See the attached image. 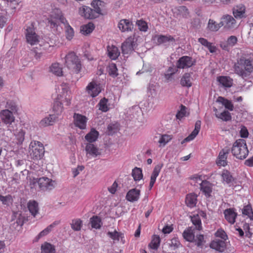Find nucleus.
Returning <instances> with one entry per match:
<instances>
[{
	"label": "nucleus",
	"mask_w": 253,
	"mask_h": 253,
	"mask_svg": "<svg viewBox=\"0 0 253 253\" xmlns=\"http://www.w3.org/2000/svg\"><path fill=\"white\" fill-rule=\"evenodd\" d=\"M236 74L246 78L253 73V54H243L238 57L233 65Z\"/></svg>",
	"instance_id": "nucleus-1"
},
{
	"label": "nucleus",
	"mask_w": 253,
	"mask_h": 253,
	"mask_svg": "<svg viewBox=\"0 0 253 253\" xmlns=\"http://www.w3.org/2000/svg\"><path fill=\"white\" fill-rule=\"evenodd\" d=\"M65 65L69 69L76 74L80 72L82 69V64L80 59L73 52H69L65 57Z\"/></svg>",
	"instance_id": "nucleus-2"
},
{
	"label": "nucleus",
	"mask_w": 253,
	"mask_h": 253,
	"mask_svg": "<svg viewBox=\"0 0 253 253\" xmlns=\"http://www.w3.org/2000/svg\"><path fill=\"white\" fill-rule=\"evenodd\" d=\"M231 152L237 159H245L249 154L246 141L243 139L237 140L233 144Z\"/></svg>",
	"instance_id": "nucleus-3"
},
{
	"label": "nucleus",
	"mask_w": 253,
	"mask_h": 253,
	"mask_svg": "<svg viewBox=\"0 0 253 253\" xmlns=\"http://www.w3.org/2000/svg\"><path fill=\"white\" fill-rule=\"evenodd\" d=\"M30 157L34 160L41 159L43 156L44 148L43 144L38 141H33L30 145Z\"/></svg>",
	"instance_id": "nucleus-4"
},
{
	"label": "nucleus",
	"mask_w": 253,
	"mask_h": 253,
	"mask_svg": "<svg viewBox=\"0 0 253 253\" xmlns=\"http://www.w3.org/2000/svg\"><path fill=\"white\" fill-rule=\"evenodd\" d=\"M25 36L27 42L32 45L36 44L39 42V36L36 33L33 24L27 27Z\"/></svg>",
	"instance_id": "nucleus-5"
},
{
	"label": "nucleus",
	"mask_w": 253,
	"mask_h": 253,
	"mask_svg": "<svg viewBox=\"0 0 253 253\" xmlns=\"http://www.w3.org/2000/svg\"><path fill=\"white\" fill-rule=\"evenodd\" d=\"M56 185L55 181L46 177L39 178V188L41 190H51Z\"/></svg>",
	"instance_id": "nucleus-6"
},
{
	"label": "nucleus",
	"mask_w": 253,
	"mask_h": 253,
	"mask_svg": "<svg viewBox=\"0 0 253 253\" xmlns=\"http://www.w3.org/2000/svg\"><path fill=\"white\" fill-rule=\"evenodd\" d=\"M86 91L92 97H96L101 91L100 84L92 81L86 87Z\"/></svg>",
	"instance_id": "nucleus-7"
},
{
	"label": "nucleus",
	"mask_w": 253,
	"mask_h": 253,
	"mask_svg": "<svg viewBox=\"0 0 253 253\" xmlns=\"http://www.w3.org/2000/svg\"><path fill=\"white\" fill-rule=\"evenodd\" d=\"M195 64V61L191 57L183 56L176 62V67L179 69H186L192 67Z\"/></svg>",
	"instance_id": "nucleus-8"
},
{
	"label": "nucleus",
	"mask_w": 253,
	"mask_h": 253,
	"mask_svg": "<svg viewBox=\"0 0 253 253\" xmlns=\"http://www.w3.org/2000/svg\"><path fill=\"white\" fill-rule=\"evenodd\" d=\"M230 151V149L228 147H224L220 151L216 161L217 166L225 167L227 165V159Z\"/></svg>",
	"instance_id": "nucleus-9"
},
{
	"label": "nucleus",
	"mask_w": 253,
	"mask_h": 253,
	"mask_svg": "<svg viewBox=\"0 0 253 253\" xmlns=\"http://www.w3.org/2000/svg\"><path fill=\"white\" fill-rule=\"evenodd\" d=\"M221 27L223 26L225 28L231 29L236 26V21L231 15H223L220 22Z\"/></svg>",
	"instance_id": "nucleus-10"
},
{
	"label": "nucleus",
	"mask_w": 253,
	"mask_h": 253,
	"mask_svg": "<svg viewBox=\"0 0 253 253\" xmlns=\"http://www.w3.org/2000/svg\"><path fill=\"white\" fill-rule=\"evenodd\" d=\"M73 119L76 126L81 129H84L86 128L88 119L85 116L75 113L73 115Z\"/></svg>",
	"instance_id": "nucleus-11"
},
{
	"label": "nucleus",
	"mask_w": 253,
	"mask_h": 253,
	"mask_svg": "<svg viewBox=\"0 0 253 253\" xmlns=\"http://www.w3.org/2000/svg\"><path fill=\"white\" fill-rule=\"evenodd\" d=\"M85 150L87 158H95L101 154L97 146L92 143H86Z\"/></svg>",
	"instance_id": "nucleus-12"
},
{
	"label": "nucleus",
	"mask_w": 253,
	"mask_h": 253,
	"mask_svg": "<svg viewBox=\"0 0 253 253\" xmlns=\"http://www.w3.org/2000/svg\"><path fill=\"white\" fill-rule=\"evenodd\" d=\"M153 40L158 45L162 44H167L170 42H175L174 37L170 35H155L153 37Z\"/></svg>",
	"instance_id": "nucleus-13"
},
{
	"label": "nucleus",
	"mask_w": 253,
	"mask_h": 253,
	"mask_svg": "<svg viewBox=\"0 0 253 253\" xmlns=\"http://www.w3.org/2000/svg\"><path fill=\"white\" fill-rule=\"evenodd\" d=\"M79 14L86 19H94L97 17L93 9L87 6H83L79 8Z\"/></svg>",
	"instance_id": "nucleus-14"
},
{
	"label": "nucleus",
	"mask_w": 253,
	"mask_h": 253,
	"mask_svg": "<svg viewBox=\"0 0 253 253\" xmlns=\"http://www.w3.org/2000/svg\"><path fill=\"white\" fill-rule=\"evenodd\" d=\"M118 27L122 32H128L133 30V24L128 19H124L119 21Z\"/></svg>",
	"instance_id": "nucleus-15"
},
{
	"label": "nucleus",
	"mask_w": 253,
	"mask_h": 253,
	"mask_svg": "<svg viewBox=\"0 0 253 253\" xmlns=\"http://www.w3.org/2000/svg\"><path fill=\"white\" fill-rule=\"evenodd\" d=\"M246 8L243 4H238L232 9L233 14L236 19H242L245 17Z\"/></svg>",
	"instance_id": "nucleus-16"
},
{
	"label": "nucleus",
	"mask_w": 253,
	"mask_h": 253,
	"mask_svg": "<svg viewBox=\"0 0 253 253\" xmlns=\"http://www.w3.org/2000/svg\"><path fill=\"white\" fill-rule=\"evenodd\" d=\"M62 89V94L58 95L57 100L60 101L62 105L64 104L66 106H69L71 103L72 96L70 93L68 92L67 88H63Z\"/></svg>",
	"instance_id": "nucleus-17"
},
{
	"label": "nucleus",
	"mask_w": 253,
	"mask_h": 253,
	"mask_svg": "<svg viewBox=\"0 0 253 253\" xmlns=\"http://www.w3.org/2000/svg\"><path fill=\"white\" fill-rule=\"evenodd\" d=\"M0 117L2 121L5 124L10 125L15 120V118L13 115L12 112L8 109L1 111Z\"/></svg>",
	"instance_id": "nucleus-18"
},
{
	"label": "nucleus",
	"mask_w": 253,
	"mask_h": 253,
	"mask_svg": "<svg viewBox=\"0 0 253 253\" xmlns=\"http://www.w3.org/2000/svg\"><path fill=\"white\" fill-rule=\"evenodd\" d=\"M223 213L225 219L229 223L233 224L235 223L237 213L234 209L229 208L226 209L224 210Z\"/></svg>",
	"instance_id": "nucleus-19"
},
{
	"label": "nucleus",
	"mask_w": 253,
	"mask_h": 253,
	"mask_svg": "<svg viewBox=\"0 0 253 253\" xmlns=\"http://www.w3.org/2000/svg\"><path fill=\"white\" fill-rule=\"evenodd\" d=\"M140 196V190L136 188H133L127 192L126 198L129 202H134L139 199Z\"/></svg>",
	"instance_id": "nucleus-20"
},
{
	"label": "nucleus",
	"mask_w": 253,
	"mask_h": 253,
	"mask_svg": "<svg viewBox=\"0 0 253 253\" xmlns=\"http://www.w3.org/2000/svg\"><path fill=\"white\" fill-rule=\"evenodd\" d=\"M133 39L132 37L128 38L122 44V49L123 54H128L133 50Z\"/></svg>",
	"instance_id": "nucleus-21"
},
{
	"label": "nucleus",
	"mask_w": 253,
	"mask_h": 253,
	"mask_svg": "<svg viewBox=\"0 0 253 253\" xmlns=\"http://www.w3.org/2000/svg\"><path fill=\"white\" fill-rule=\"evenodd\" d=\"M93 10L98 16L99 14H104L105 11V3L100 0H94L91 3Z\"/></svg>",
	"instance_id": "nucleus-22"
},
{
	"label": "nucleus",
	"mask_w": 253,
	"mask_h": 253,
	"mask_svg": "<svg viewBox=\"0 0 253 253\" xmlns=\"http://www.w3.org/2000/svg\"><path fill=\"white\" fill-rule=\"evenodd\" d=\"M201 122L200 121H196L194 129L190 134L182 141L181 144H183L186 142H189L193 140L199 133L201 128Z\"/></svg>",
	"instance_id": "nucleus-23"
},
{
	"label": "nucleus",
	"mask_w": 253,
	"mask_h": 253,
	"mask_svg": "<svg viewBox=\"0 0 253 253\" xmlns=\"http://www.w3.org/2000/svg\"><path fill=\"white\" fill-rule=\"evenodd\" d=\"M212 184L207 180H202L200 190L207 197H210L212 192Z\"/></svg>",
	"instance_id": "nucleus-24"
},
{
	"label": "nucleus",
	"mask_w": 253,
	"mask_h": 253,
	"mask_svg": "<svg viewBox=\"0 0 253 253\" xmlns=\"http://www.w3.org/2000/svg\"><path fill=\"white\" fill-rule=\"evenodd\" d=\"M60 20L61 22L65 25V35L67 39L71 40L74 36V30L73 28L69 25L65 18H61Z\"/></svg>",
	"instance_id": "nucleus-25"
},
{
	"label": "nucleus",
	"mask_w": 253,
	"mask_h": 253,
	"mask_svg": "<svg viewBox=\"0 0 253 253\" xmlns=\"http://www.w3.org/2000/svg\"><path fill=\"white\" fill-rule=\"evenodd\" d=\"M210 247L219 252H223L226 249V243L225 241L220 240L212 241L210 244Z\"/></svg>",
	"instance_id": "nucleus-26"
},
{
	"label": "nucleus",
	"mask_w": 253,
	"mask_h": 253,
	"mask_svg": "<svg viewBox=\"0 0 253 253\" xmlns=\"http://www.w3.org/2000/svg\"><path fill=\"white\" fill-rule=\"evenodd\" d=\"M58 117L55 115H49L48 117L43 118L40 123V125L42 127L53 125L58 119Z\"/></svg>",
	"instance_id": "nucleus-27"
},
{
	"label": "nucleus",
	"mask_w": 253,
	"mask_h": 253,
	"mask_svg": "<svg viewBox=\"0 0 253 253\" xmlns=\"http://www.w3.org/2000/svg\"><path fill=\"white\" fill-rule=\"evenodd\" d=\"M162 168V165H157L155 167V168L153 170V172L152 173V174L151 175L150 181V183H149V189L150 190H151L152 188V187H153V186L156 182V178L158 176V175L161 171Z\"/></svg>",
	"instance_id": "nucleus-28"
},
{
	"label": "nucleus",
	"mask_w": 253,
	"mask_h": 253,
	"mask_svg": "<svg viewBox=\"0 0 253 253\" xmlns=\"http://www.w3.org/2000/svg\"><path fill=\"white\" fill-rule=\"evenodd\" d=\"M108 55L112 60H116L120 54L118 48L113 45L107 46Z\"/></svg>",
	"instance_id": "nucleus-29"
},
{
	"label": "nucleus",
	"mask_w": 253,
	"mask_h": 253,
	"mask_svg": "<svg viewBox=\"0 0 253 253\" xmlns=\"http://www.w3.org/2000/svg\"><path fill=\"white\" fill-rule=\"evenodd\" d=\"M27 207L30 212L34 217L39 213V204L36 201L30 200L27 204Z\"/></svg>",
	"instance_id": "nucleus-30"
},
{
	"label": "nucleus",
	"mask_w": 253,
	"mask_h": 253,
	"mask_svg": "<svg viewBox=\"0 0 253 253\" xmlns=\"http://www.w3.org/2000/svg\"><path fill=\"white\" fill-rule=\"evenodd\" d=\"M99 132L93 128L86 134L84 138L88 142V143H92L97 140Z\"/></svg>",
	"instance_id": "nucleus-31"
},
{
	"label": "nucleus",
	"mask_w": 253,
	"mask_h": 253,
	"mask_svg": "<svg viewBox=\"0 0 253 253\" xmlns=\"http://www.w3.org/2000/svg\"><path fill=\"white\" fill-rule=\"evenodd\" d=\"M197 202V196L194 193H190L186 195L185 203L190 208L194 207Z\"/></svg>",
	"instance_id": "nucleus-32"
},
{
	"label": "nucleus",
	"mask_w": 253,
	"mask_h": 253,
	"mask_svg": "<svg viewBox=\"0 0 253 253\" xmlns=\"http://www.w3.org/2000/svg\"><path fill=\"white\" fill-rule=\"evenodd\" d=\"M217 81L225 87H230L233 84V79L227 76H220L217 78Z\"/></svg>",
	"instance_id": "nucleus-33"
},
{
	"label": "nucleus",
	"mask_w": 253,
	"mask_h": 253,
	"mask_svg": "<svg viewBox=\"0 0 253 253\" xmlns=\"http://www.w3.org/2000/svg\"><path fill=\"white\" fill-rule=\"evenodd\" d=\"M215 116L223 121L227 122L231 120V116L230 113L227 111H224L222 113H218L217 109L215 108L214 109Z\"/></svg>",
	"instance_id": "nucleus-34"
},
{
	"label": "nucleus",
	"mask_w": 253,
	"mask_h": 253,
	"mask_svg": "<svg viewBox=\"0 0 253 253\" xmlns=\"http://www.w3.org/2000/svg\"><path fill=\"white\" fill-rule=\"evenodd\" d=\"M50 71L56 76H62L63 75L62 68L58 63H54L50 67Z\"/></svg>",
	"instance_id": "nucleus-35"
},
{
	"label": "nucleus",
	"mask_w": 253,
	"mask_h": 253,
	"mask_svg": "<svg viewBox=\"0 0 253 253\" xmlns=\"http://www.w3.org/2000/svg\"><path fill=\"white\" fill-rule=\"evenodd\" d=\"M161 239L159 235H154L152 237L151 241L148 245V247L153 250H156L160 246Z\"/></svg>",
	"instance_id": "nucleus-36"
},
{
	"label": "nucleus",
	"mask_w": 253,
	"mask_h": 253,
	"mask_svg": "<svg viewBox=\"0 0 253 253\" xmlns=\"http://www.w3.org/2000/svg\"><path fill=\"white\" fill-rule=\"evenodd\" d=\"M221 176L224 182L227 184L232 183L234 181V178L231 172L227 169H223L221 173Z\"/></svg>",
	"instance_id": "nucleus-37"
},
{
	"label": "nucleus",
	"mask_w": 253,
	"mask_h": 253,
	"mask_svg": "<svg viewBox=\"0 0 253 253\" xmlns=\"http://www.w3.org/2000/svg\"><path fill=\"white\" fill-rule=\"evenodd\" d=\"M183 237L186 241L193 242L195 238L194 229H192V227H189L185 230L183 233Z\"/></svg>",
	"instance_id": "nucleus-38"
},
{
	"label": "nucleus",
	"mask_w": 253,
	"mask_h": 253,
	"mask_svg": "<svg viewBox=\"0 0 253 253\" xmlns=\"http://www.w3.org/2000/svg\"><path fill=\"white\" fill-rule=\"evenodd\" d=\"M42 253H55V247L51 244L45 242L41 246Z\"/></svg>",
	"instance_id": "nucleus-39"
},
{
	"label": "nucleus",
	"mask_w": 253,
	"mask_h": 253,
	"mask_svg": "<svg viewBox=\"0 0 253 253\" xmlns=\"http://www.w3.org/2000/svg\"><path fill=\"white\" fill-rule=\"evenodd\" d=\"M94 29V24L91 22H89L88 24L81 26V32L83 34L86 35L91 33Z\"/></svg>",
	"instance_id": "nucleus-40"
},
{
	"label": "nucleus",
	"mask_w": 253,
	"mask_h": 253,
	"mask_svg": "<svg viewBox=\"0 0 253 253\" xmlns=\"http://www.w3.org/2000/svg\"><path fill=\"white\" fill-rule=\"evenodd\" d=\"M59 221H55L53 222L39 234L38 236V238H40L47 235L52 230L53 228L59 224Z\"/></svg>",
	"instance_id": "nucleus-41"
},
{
	"label": "nucleus",
	"mask_w": 253,
	"mask_h": 253,
	"mask_svg": "<svg viewBox=\"0 0 253 253\" xmlns=\"http://www.w3.org/2000/svg\"><path fill=\"white\" fill-rule=\"evenodd\" d=\"M63 110V107L62 103L57 100L54 101L53 107V111L54 112L53 115H56L57 117L60 115Z\"/></svg>",
	"instance_id": "nucleus-42"
},
{
	"label": "nucleus",
	"mask_w": 253,
	"mask_h": 253,
	"mask_svg": "<svg viewBox=\"0 0 253 253\" xmlns=\"http://www.w3.org/2000/svg\"><path fill=\"white\" fill-rule=\"evenodd\" d=\"M217 101L221 103L223 105L226 109L230 111H233L234 109V106L231 101L226 99L223 97L219 96L217 98Z\"/></svg>",
	"instance_id": "nucleus-43"
},
{
	"label": "nucleus",
	"mask_w": 253,
	"mask_h": 253,
	"mask_svg": "<svg viewBox=\"0 0 253 253\" xmlns=\"http://www.w3.org/2000/svg\"><path fill=\"white\" fill-rule=\"evenodd\" d=\"M131 175L135 181L140 180L143 177L142 169L137 167L132 169Z\"/></svg>",
	"instance_id": "nucleus-44"
},
{
	"label": "nucleus",
	"mask_w": 253,
	"mask_h": 253,
	"mask_svg": "<svg viewBox=\"0 0 253 253\" xmlns=\"http://www.w3.org/2000/svg\"><path fill=\"white\" fill-rule=\"evenodd\" d=\"M191 75L189 73H185L182 77L180 80V84L183 86L190 87L192 86L191 82Z\"/></svg>",
	"instance_id": "nucleus-45"
},
{
	"label": "nucleus",
	"mask_w": 253,
	"mask_h": 253,
	"mask_svg": "<svg viewBox=\"0 0 253 253\" xmlns=\"http://www.w3.org/2000/svg\"><path fill=\"white\" fill-rule=\"evenodd\" d=\"M90 222L92 228L100 229L101 226V218L96 215H94L90 218Z\"/></svg>",
	"instance_id": "nucleus-46"
},
{
	"label": "nucleus",
	"mask_w": 253,
	"mask_h": 253,
	"mask_svg": "<svg viewBox=\"0 0 253 253\" xmlns=\"http://www.w3.org/2000/svg\"><path fill=\"white\" fill-rule=\"evenodd\" d=\"M25 131L23 129H17L16 130L14 135L15 136L16 140L17 141V143L18 144H21L23 143L25 139Z\"/></svg>",
	"instance_id": "nucleus-47"
},
{
	"label": "nucleus",
	"mask_w": 253,
	"mask_h": 253,
	"mask_svg": "<svg viewBox=\"0 0 253 253\" xmlns=\"http://www.w3.org/2000/svg\"><path fill=\"white\" fill-rule=\"evenodd\" d=\"M108 72L109 75L113 78H116L118 76V69L115 63L109 64L108 67Z\"/></svg>",
	"instance_id": "nucleus-48"
},
{
	"label": "nucleus",
	"mask_w": 253,
	"mask_h": 253,
	"mask_svg": "<svg viewBox=\"0 0 253 253\" xmlns=\"http://www.w3.org/2000/svg\"><path fill=\"white\" fill-rule=\"evenodd\" d=\"M171 139L172 136L170 135H161L158 141L159 143V146L163 147L165 146L171 140Z\"/></svg>",
	"instance_id": "nucleus-49"
},
{
	"label": "nucleus",
	"mask_w": 253,
	"mask_h": 253,
	"mask_svg": "<svg viewBox=\"0 0 253 253\" xmlns=\"http://www.w3.org/2000/svg\"><path fill=\"white\" fill-rule=\"evenodd\" d=\"M108 99L104 97L101 99L98 105L99 106V109L103 112H106L109 110V107L108 106Z\"/></svg>",
	"instance_id": "nucleus-50"
},
{
	"label": "nucleus",
	"mask_w": 253,
	"mask_h": 253,
	"mask_svg": "<svg viewBox=\"0 0 253 253\" xmlns=\"http://www.w3.org/2000/svg\"><path fill=\"white\" fill-rule=\"evenodd\" d=\"M191 221L195 226V228L198 230H201L202 229L201 220L198 215H193L191 217Z\"/></svg>",
	"instance_id": "nucleus-51"
},
{
	"label": "nucleus",
	"mask_w": 253,
	"mask_h": 253,
	"mask_svg": "<svg viewBox=\"0 0 253 253\" xmlns=\"http://www.w3.org/2000/svg\"><path fill=\"white\" fill-rule=\"evenodd\" d=\"M220 27H221L220 23L217 24L211 19L209 20L207 28L210 31L215 32L218 31Z\"/></svg>",
	"instance_id": "nucleus-52"
},
{
	"label": "nucleus",
	"mask_w": 253,
	"mask_h": 253,
	"mask_svg": "<svg viewBox=\"0 0 253 253\" xmlns=\"http://www.w3.org/2000/svg\"><path fill=\"white\" fill-rule=\"evenodd\" d=\"M107 235L114 241H119L120 238H124V234L117 232L116 230L114 232L109 231L107 233Z\"/></svg>",
	"instance_id": "nucleus-53"
},
{
	"label": "nucleus",
	"mask_w": 253,
	"mask_h": 253,
	"mask_svg": "<svg viewBox=\"0 0 253 253\" xmlns=\"http://www.w3.org/2000/svg\"><path fill=\"white\" fill-rule=\"evenodd\" d=\"M242 213L244 215L248 216L251 220L253 219V211L251 205H248L244 206L242 210Z\"/></svg>",
	"instance_id": "nucleus-54"
},
{
	"label": "nucleus",
	"mask_w": 253,
	"mask_h": 253,
	"mask_svg": "<svg viewBox=\"0 0 253 253\" xmlns=\"http://www.w3.org/2000/svg\"><path fill=\"white\" fill-rule=\"evenodd\" d=\"M136 24L140 31L144 32L147 31L148 29V24L144 20L142 19L137 20Z\"/></svg>",
	"instance_id": "nucleus-55"
},
{
	"label": "nucleus",
	"mask_w": 253,
	"mask_h": 253,
	"mask_svg": "<svg viewBox=\"0 0 253 253\" xmlns=\"http://www.w3.org/2000/svg\"><path fill=\"white\" fill-rule=\"evenodd\" d=\"M71 227L74 231H80L82 226V221L80 219H75L72 220Z\"/></svg>",
	"instance_id": "nucleus-56"
},
{
	"label": "nucleus",
	"mask_w": 253,
	"mask_h": 253,
	"mask_svg": "<svg viewBox=\"0 0 253 253\" xmlns=\"http://www.w3.org/2000/svg\"><path fill=\"white\" fill-rule=\"evenodd\" d=\"M0 201L3 205L8 206L10 203H12L13 199L10 195L5 196L0 195Z\"/></svg>",
	"instance_id": "nucleus-57"
},
{
	"label": "nucleus",
	"mask_w": 253,
	"mask_h": 253,
	"mask_svg": "<svg viewBox=\"0 0 253 253\" xmlns=\"http://www.w3.org/2000/svg\"><path fill=\"white\" fill-rule=\"evenodd\" d=\"M169 247H171L173 249H175L180 247L181 245L180 242H179L178 239L176 237H174L171 239L169 243Z\"/></svg>",
	"instance_id": "nucleus-58"
},
{
	"label": "nucleus",
	"mask_w": 253,
	"mask_h": 253,
	"mask_svg": "<svg viewBox=\"0 0 253 253\" xmlns=\"http://www.w3.org/2000/svg\"><path fill=\"white\" fill-rule=\"evenodd\" d=\"M186 108L185 106L183 105H181L180 106V110L178 111L176 115V117L177 119L180 120L186 115Z\"/></svg>",
	"instance_id": "nucleus-59"
},
{
	"label": "nucleus",
	"mask_w": 253,
	"mask_h": 253,
	"mask_svg": "<svg viewBox=\"0 0 253 253\" xmlns=\"http://www.w3.org/2000/svg\"><path fill=\"white\" fill-rule=\"evenodd\" d=\"M177 70L175 68L170 67L169 68L168 71H167L166 73L165 74V78L169 80L170 79L172 78V76L175 74V73L177 72Z\"/></svg>",
	"instance_id": "nucleus-60"
},
{
	"label": "nucleus",
	"mask_w": 253,
	"mask_h": 253,
	"mask_svg": "<svg viewBox=\"0 0 253 253\" xmlns=\"http://www.w3.org/2000/svg\"><path fill=\"white\" fill-rule=\"evenodd\" d=\"M6 107L8 109H10L11 110L10 111L12 112H15L17 111V108L16 103L12 101H8L6 103Z\"/></svg>",
	"instance_id": "nucleus-61"
},
{
	"label": "nucleus",
	"mask_w": 253,
	"mask_h": 253,
	"mask_svg": "<svg viewBox=\"0 0 253 253\" xmlns=\"http://www.w3.org/2000/svg\"><path fill=\"white\" fill-rule=\"evenodd\" d=\"M237 41V38L236 36H231L227 39V42L229 46H233L236 44Z\"/></svg>",
	"instance_id": "nucleus-62"
},
{
	"label": "nucleus",
	"mask_w": 253,
	"mask_h": 253,
	"mask_svg": "<svg viewBox=\"0 0 253 253\" xmlns=\"http://www.w3.org/2000/svg\"><path fill=\"white\" fill-rule=\"evenodd\" d=\"M216 237H220L223 240H226L227 236L225 232L222 229H219L215 233Z\"/></svg>",
	"instance_id": "nucleus-63"
},
{
	"label": "nucleus",
	"mask_w": 253,
	"mask_h": 253,
	"mask_svg": "<svg viewBox=\"0 0 253 253\" xmlns=\"http://www.w3.org/2000/svg\"><path fill=\"white\" fill-rule=\"evenodd\" d=\"M29 185L31 188H36L37 185L39 186V178H30L29 180Z\"/></svg>",
	"instance_id": "nucleus-64"
}]
</instances>
